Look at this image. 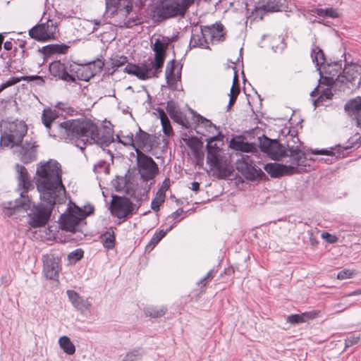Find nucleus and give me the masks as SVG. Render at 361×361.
<instances>
[{
  "mask_svg": "<svg viewBox=\"0 0 361 361\" xmlns=\"http://www.w3.org/2000/svg\"><path fill=\"white\" fill-rule=\"evenodd\" d=\"M117 25L120 27H130L132 26V22L130 20H128L126 22L118 23Z\"/></svg>",
  "mask_w": 361,
  "mask_h": 361,
  "instance_id": "nucleus-63",
  "label": "nucleus"
},
{
  "mask_svg": "<svg viewBox=\"0 0 361 361\" xmlns=\"http://www.w3.org/2000/svg\"><path fill=\"white\" fill-rule=\"evenodd\" d=\"M311 153L313 154H319V155H332L333 152L331 150L327 149H311Z\"/></svg>",
  "mask_w": 361,
  "mask_h": 361,
  "instance_id": "nucleus-58",
  "label": "nucleus"
},
{
  "mask_svg": "<svg viewBox=\"0 0 361 361\" xmlns=\"http://www.w3.org/2000/svg\"><path fill=\"white\" fill-rule=\"evenodd\" d=\"M354 271L350 269H343L338 273L337 278L340 280L350 279L354 276Z\"/></svg>",
  "mask_w": 361,
  "mask_h": 361,
  "instance_id": "nucleus-48",
  "label": "nucleus"
},
{
  "mask_svg": "<svg viewBox=\"0 0 361 361\" xmlns=\"http://www.w3.org/2000/svg\"><path fill=\"white\" fill-rule=\"evenodd\" d=\"M69 47L65 44H53L43 47L42 48V53L47 56L52 54H62L68 51Z\"/></svg>",
  "mask_w": 361,
  "mask_h": 361,
  "instance_id": "nucleus-30",
  "label": "nucleus"
},
{
  "mask_svg": "<svg viewBox=\"0 0 361 361\" xmlns=\"http://www.w3.org/2000/svg\"><path fill=\"white\" fill-rule=\"evenodd\" d=\"M60 258L53 254L43 255V272L46 278L49 279H57L61 269Z\"/></svg>",
  "mask_w": 361,
  "mask_h": 361,
  "instance_id": "nucleus-16",
  "label": "nucleus"
},
{
  "mask_svg": "<svg viewBox=\"0 0 361 361\" xmlns=\"http://www.w3.org/2000/svg\"><path fill=\"white\" fill-rule=\"evenodd\" d=\"M214 276V270L211 269L202 279L197 282V286L206 287Z\"/></svg>",
  "mask_w": 361,
  "mask_h": 361,
  "instance_id": "nucleus-45",
  "label": "nucleus"
},
{
  "mask_svg": "<svg viewBox=\"0 0 361 361\" xmlns=\"http://www.w3.org/2000/svg\"><path fill=\"white\" fill-rule=\"evenodd\" d=\"M135 151H141L150 145V135L142 131L140 128L135 135Z\"/></svg>",
  "mask_w": 361,
  "mask_h": 361,
  "instance_id": "nucleus-29",
  "label": "nucleus"
},
{
  "mask_svg": "<svg viewBox=\"0 0 361 361\" xmlns=\"http://www.w3.org/2000/svg\"><path fill=\"white\" fill-rule=\"evenodd\" d=\"M166 111L173 120L187 127L186 124L185 123V118L183 117L182 113L176 109V108L169 102L167 104Z\"/></svg>",
  "mask_w": 361,
  "mask_h": 361,
  "instance_id": "nucleus-35",
  "label": "nucleus"
},
{
  "mask_svg": "<svg viewBox=\"0 0 361 361\" xmlns=\"http://www.w3.org/2000/svg\"><path fill=\"white\" fill-rule=\"evenodd\" d=\"M166 233V232L162 230L157 231L154 234L149 244L147 245V248L152 249L164 237Z\"/></svg>",
  "mask_w": 361,
  "mask_h": 361,
  "instance_id": "nucleus-43",
  "label": "nucleus"
},
{
  "mask_svg": "<svg viewBox=\"0 0 361 361\" xmlns=\"http://www.w3.org/2000/svg\"><path fill=\"white\" fill-rule=\"evenodd\" d=\"M16 168L18 173V190L20 192V199L16 200L14 202L4 203L5 212L8 216L12 215V210H13L14 213L20 209L27 211L32 206L31 199L26 195L28 190L30 188H33L30 176L25 166L17 164Z\"/></svg>",
  "mask_w": 361,
  "mask_h": 361,
  "instance_id": "nucleus-4",
  "label": "nucleus"
},
{
  "mask_svg": "<svg viewBox=\"0 0 361 361\" xmlns=\"http://www.w3.org/2000/svg\"><path fill=\"white\" fill-rule=\"evenodd\" d=\"M313 12L317 16L319 17H329L331 18H336L340 16L339 11L336 8H334L332 7L326 8H315Z\"/></svg>",
  "mask_w": 361,
  "mask_h": 361,
  "instance_id": "nucleus-36",
  "label": "nucleus"
},
{
  "mask_svg": "<svg viewBox=\"0 0 361 361\" xmlns=\"http://www.w3.org/2000/svg\"><path fill=\"white\" fill-rule=\"evenodd\" d=\"M183 142L188 147L190 148L192 152H196L197 149H200L202 143L195 137H189L185 135L182 138Z\"/></svg>",
  "mask_w": 361,
  "mask_h": 361,
  "instance_id": "nucleus-39",
  "label": "nucleus"
},
{
  "mask_svg": "<svg viewBox=\"0 0 361 361\" xmlns=\"http://www.w3.org/2000/svg\"><path fill=\"white\" fill-rule=\"evenodd\" d=\"M204 35L207 36L208 41L214 42L220 41L224 37V26L222 24H215L212 26H206L203 27Z\"/></svg>",
  "mask_w": 361,
  "mask_h": 361,
  "instance_id": "nucleus-27",
  "label": "nucleus"
},
{
  "mask_svg": "<svg viewBox=\"0 0 361 361\" xmlns=\"http://www.w3.org/2000/svg\"><path fill=\"white\" fill-rule=\"evenodd\" d=\"M183 214V209L182 208L178 209L176 212L172 213L171 216H169V218L172 219L173 220L176 221V222H178L180 221V219H178V217L181 216Z\"/></svg>",
  "mask_w": 361,
  "mask_h": 361,
  "instance_id": "nucleus-56",
  "label": "nucleus"
},
{
  "mask_svg": "<svg viewBox=\"0 0 361 361\" xmlns=\"http://www.w3.org/2000/svg\"><path fill=\"white\" fill-rule=\"evenodd\" d=\"M192 154L195 158L196 164L199 166H202L204 159L203 153L201 152L200 149H197L196 152H192Z\"/></svg>",
  "mask_w": 361,
  "mask_h": 361,
  "instance_id": "nucleus-52",
  "label": "nucleus"
},
{
  "mask_svg": "<svg viewBox=\"0 0 361 361\" xmlns=\"http://www.w3.org/2000/svg\"><path fill=\"white\" fill-rule=\"evenodd\" d=\"M264 169L267 173L274 178L289 176L298 173V171L295 166H288V165H284L278 163L267 164L264 165Z\"/></svg>",
  "mask_w": 361,
  "mask_h": 361,
  "instance_id": "nucleus-20",
  "label": "nucleus"
},
{
  "mask_svg": "<svg viewBox=\"0 0 361 361\" xmlns=\"http://www.w3.org/2000/svg\"><path fill=\"white\" fill-rule=\"evenodd\" d=\"M59 117L55 109H44L42 114V122L51 136L61 140H77V147L83 149L87 145L101 144L98 126L90 119H71L54 123Z\"/></svg>",
  "mask_w": 361,
  "mask_h": 361,
  "instance_id": "nucleus-2",
  "label": "nucleus"
},
{
  "mask_svg": "<svg viewBox=\"0 0 361 361\" xmlns=\"http://www.w3.org/2000/svg\"><path fill=\"white\" fill-rule=\"evenodd\" d=\"M27 131V125L22 121L5 122L1 137V145L11 148L18 146Z\"/></svg>",
  "mask_w": 361,
  "mask_h": 361,
  "instance_id": "nucleus-6",
  "label": "nucleus"
},
{
  "mask_svg": "<svg viewBox=\"0 0 361 361\" xmlns=\"http://www.w3.org/2000/svg\"><path fill=\"white\" fill-rule=\"evenodd\" d=\"M229 146L234 150L243 152H255L257 151L255 144L244 142L240 137L233 138L230 141Z\"/></svg>",
  "mask_w": 361,
  "mask_h": 361,
  "instance_id": "nucleus-28",
  "label": "nucleus"
},
{
  "mask_svg": "<svg viewBox=\"0 0 361 361\" xmlns=\"http://www.w3.org/2000/svg\"><path fill=\"white\" fill-rule=\"evenodd\" d=\"M169 187H170L169 178H165L164 180V181L162 182V185L159 189L166 192L169 190Z\"/></svg>",
  "mask_w": 361,
  "mask_h": 361,
  "instance_id": "nucleus-59",
  "label": "nucleus"
},
{
  "mask_svg": "<svg viewBox=\"0 0 361 361\" xmlns=\"http://www.w3.org/2000/svg\"><path fill=\"white\" fill-rule=\"evenodd\" d=\"M194 119L197 127L204 128L212 135L206 139L207 141V164L209 166L213 176L218 178L228 177L231 173L230 161L228 160L224 150L217 146L214 141L219 140L221 135L216 126L211 121L204 118L200 114H194Z\"/></svg>",
  "mask_w": 361,
  "mask_h": 361,
  "instance_id": "nucleus-3",
  "label": "nucleus"
},
{
  "mask_svg": "<svg viewBox=\"0 0 361 361\" xmlns=\"http://www.w3.org/2000/svg\"><path fill=\"white\" fill-rule=\"evenodd\" d=\"M190 47H200L202 49L209 48V41L204 35L203 28L200 30H194L190 41Z\"/></svg>",
  "mask_w": 361,
  "mask_h": 361,
  "instance_id": "nucleus-26",
  "label": "nucleus"
},
{
  "mask_svg": "<svg viewBox=\"0 0 361 361\" xmlns=\"http://www.w3.org/2000/svg\"><path fill=\"white\" fill-rule=\"evenodd\" d=\"M323 73L325 75L322 78V84L326 86H337L341 83V71L342 64L341 61H336L331 63L323 65Z\"/></svg>",
  "mask_w": 361,
  "mask_h": 361,
  "instance_id": "nucleus-14",
  "label": "nucleus"
},
{
  "mask_svg": "<svg viewBox=\"0 0 361 361\" xmlns=\"http://www.w3.org/2000/svg\"><path fill=\"white\" fill-rule=\"evenodd\" d=\"M328 87L326 88L321 94V97H325L327 99H331L333 96V93L331 92V87L332 86H327Z\"/></svg>",
  "mask_w": 361,
  "mask_h": 361,
  "instance_id": "nucleus-57",
  "label": "nucleus"
},
{
  "mask_svg": "<svg viewBox=\"0 0 361 361\" xmlns=\"http://www.w3.org/2000/svg\"><path fill=\"white\" fill-rule=\"evenodd\" d=\"M57 32L56 23L52 20L47 19L46 22L32 27L29 30V35L39 42H47L54 39Z\"/></svg>",
  "mask_w": 361,
  "mask_h": 361,
  "instance_id": "nucleus-9",
  "label": "nucleus"
},
{
  "mask_svg": "<svg viewBox=\"0 0 361 361\" xmlns=\"http://www.w3.org/2000/svg\"><path fill=\"white\" fill-rule=\"evenodd\" d=\"M61 176V164L55 160L40 161L37 164L35 182L41 202L37 206L33 205L30 221L32 227L44 226L56 202L64 198L66 190Z\"/></svg>",
  "mask_w": 361,
  "mask_h": 361,
  "instance_id": "nucleus-1",
  "label": "nucleus"
},
{
  "mask_svg": "<svg viewBox=\"0 0 361 361\" xmlns=\"http://www.w3.org/2000/svg\"><path fill=\"white\" fill-rule=\"evenodd\" d=\"M166 311V309L162 307H147L145 310L147 316H149L154 318L159 317L163 316Z\"/></svg>",
  "mask_w": 361,
  "mask_h": 361,
  "instance_id": "nucleus-40",
  "label": "nucleus"
},
{
  "mask_svg": "<svg viewBox=\"0 0 361 361\" xmlns=\"http://www.w3.org/2000/svg\"><path fill=\"white\" fill-rule=\"evenodd\" d=\"M20 80L36 81L39 85H43L44 82L42 77L39 75L22 76L20 77Z\"/></svg>",
  "mask_w": 361,
  "mask_h": 361,
  "instance_id": "nucleus-49",
  "label": "nucleus"
},
{
  "mask_svg": "<svg viewBox=\"0 0 361 361\" xmlns=\"http://www.w3.org/2000/svg\"><path fill=\"white\" fill-rule=\"evenodd\" d=\"M136 160L138 173L143 180H151L159 173L157 163L142 151L137 152Z\"/></svg>",
  "mask_w": 361,
  "mask_h": 361,
  "instance_id": "nucleus-8",
  "label": "nucleus"
},
{
  "mask_svg": "<svg viewBox=\"0 0 361 361\" xmlns=\"http://www.w3.org/2000/svg\"><path fill=\"white\" fill-rule=\"evenodd\" d=\"M192 190L198 191L200 188V183L198 182L191 183V185L189 187Z\"/></svg>",
  "mask_w": 361,
  "mask_h": 361,
  "instance_id": "nucleus-64",
  "label": "nucleus"
},
{
  "mask_svg": "<svg viewBox=\"0 0 361 361\" xmlns=\"http://www.w3.org/2000/svg\"><path fill=\"white\" fill-rule=\"evenodd\" d=\"M103 245L107 249H112L114 247L115 236L113 232H107L103 237Z\"/></svg>",
  "mask_w": 361,
  "mask_h": 361,
  "instance_id": "nucleus-42",
  "label": "nucleus"
},
{
  "mask_svg": "<svg viewBox=\"0 0 361 361\" xmlns=\"http://www.w3.org/2000/svg\"><path fill=\"white\" fill-rule=\"evenodd\" d=\"M104 66V63L98 60L87 65H71V71L75 74L78 80L88 81L95 75L100 73Z\"/></svg>",
  "mask_w": 361,
  "mask_h": 361,
  "instance_id": "nucleus-10",
  "label": "nucleus"
},
{
  "mask_svg": "<svg viewBox=\"0 0 361 361\" xmlns=\"http://www.w3.org/2000/svg\"><path fill=\"white\" fill-rule=\"evenodd\" d=\"M133 203L128 198L118 197L111 205L112 214L118 219H125L132 213Z\"/></svg>",
  "mask_w": 361,
  "mask_h": 361,
  "instance_id": "nucleus-18",
  "label": "nucleus"
},
{
  "mask_svg": "<svg viewBox=\"0 0 361 361\" xmlns=\"http://www.w3.org/2000/svg\"><path fill=\"white\" fill-rule=\"evenodd\" d=\"M195 0H163L154 11L158 20L184 17Z\"/></svg>",
  "mask_w": 361,
  "mask_h": 361,
  "instance_id": "nucleus-5",
  "label": "nucleus"
},
{
  "mask_svg": "<svg viewBox=\"0 0 361 361\" xmlns=\"http://www.w3.org/2000/svg\"><path fill=\"white\" fill-rule=\"evenodd\" d=\"M20 77H12L9 80H6L5 82H3L6 88L13 86L19 82H20Z\"/></svg>",
  "mask_w": 361,
  "mask_h": 361,
  "instance_id": "nucleus-54",
  "label": "nucleus"
},
{
  "mask_svg": "<svg viewBox=\"0 0 361 361\" xmlns=\"http://www.w3.org/2000/svg\"><path fill=\"white\" fill-rule=\"evenodd\" d=\"M315 312H305L302 314H291L288 317V322L290 324L302 323L309 319H313L316 317Z\"/></svg>",
  "mask_w": 361,
  "mask_h": 361,
  "instance_id": "nucleus-38",
  "label": "nucleus"
},
{
  "mask_svg": "<svg viewBox=\"0 0 361 361\" xmlns=\"http://www.w3.org/2000/svg\"><path fill=\"white\" fill-rule=\"evenodd\" d=\"M113 68H118L128 62V59L125 56H115L111 59Z\"/></svg>",
  "mask_w": 361,
  "mask_h": 361,
  "instance_id": "nucleus-44",
  "label": "nucleus"
},
{
  "mask_svg": "<svg viewBox=\"0 0 361 361\" xmlns=\"http://www.w3.org/2000/svg\"><path fill=\"white\" fill-rule=\"evenodd\" d=\"M93 212L94 207L90 205L85 207L84 210L75 205L70 207L68 212L62 214L59 219L60 227L66 231L75 232L79 223Z\"/></svg>",
  "mask_w": 361,
  "mask_h": 361,
  "instance_id": "nucleus-7",
  "label": "nucleus"
},
{
  "mask_svg": "<svg viewBox=\"0 0 361 361\" xmlns=\"http://www.w3.org/2000/svg\"><path fill=\"white\" fill-rule=\"evenodd\" d=\"M87 23H91L93 25L92 30V32H94L96 30H97L99 26L104 25V21L102 20H88L87 21Z\"/></svg>",
  "mask_w": 361,
  "mask_h": 361,
  "instance_id": "nucleus-55",
  "label": "nucleus"
},
{
  "mask_svg": "<svg viewBox=\"0 0 361 361\" xmlns=\"http://www.w3.org/2000/svg\"><path fill=\"white\" fill-rule=\"evenodd\" d=\"M261 150L273 160H280L286 156V150L276 140L264 137L260 140Z\"/></svg>",
  "mask_w": 361,
  "mask_h": 361,
  "instance_id": "nucleus-13",
  "label": "nucleus"
},
{
  "mask_svg": "<svg viewBox=\"0 0 361 361\" xmlns=\"http://www.w3.org/2000/svg\"><path fill=\"white\" fill-rule=\"evenodd\" d=\"M133 9L132 0H106V13L114 18H126Z\"/></svg>",
  "mask_w": 361,
  "mask_h": 361,
  "instance_id": "nucleus-11",
  "label": "nucleus"
},
{
  "mask_svg": "<svg viewBox=\"0 0 361 361\" xmlns=\"http://www.w3.org/2000/svg\"><path fill=\"white\" fill-rule=\"evenodd\" d=\"M282 4L277 0H262L258 6V8L264 12H278L282 10Z\"/></svg>",
  "mask_w": 361,
  "mask_h": 361,
  "instance_id": "nucleus-31",
  "label": "nucleus"
},
{
  "mask_svg": "<svg viewBox=\"0 0 361 361\" xmlns=\"http://www.w3.org/2000/svg\"><path fill=\"white\" fill-rule=\"evenodd\" d=\"M55 107L66 112H68V109H70L69 107H68L67 104L63 102H57L55 104Z\"/></svg>",
  "mask_w": 361,
  "mask_h": 361,
  "instance_id": "nucleus-60",
  "label": "nucleus"
},
{
  "mask_svg": "<svg viewBox=\"0 0 361 361\" xmlns=\"http://www.w3.org/2000/svg\"><path fill=\"white\" fill-rule=\"evenodd\" d=\"M360 339V336H350L345 339V348H349L358 343Z\"/></svg>",
  "mask_w": 361,
  "mask_h": 361,
  "instance_id": "nucleus-50",
  "label": "nucleus"
},
{
  "mask_svg": "<svg viewBox=\"0 0 361 361\" xmlns=\"http://www.w3.org/2000/svg\"><path fill=\"white\" fill-rule=\"evenodd\" d=\"M311 57L312 61L316 64V66H323L325 62L324 54L322 49H320L315 44H312L311 51Z\"/></svg>",
  "mask_w": 361,
  "mask_h": 361,
  "instance_id": "nucleus-34",
  "label": "nucleus"
},
{
  "mask_svg": "<svg viewBox=\"0 0 361 361\" xmlns=\"http://www.w3.org/2000/svg\"><path fill=\"white\" fill-rule=\"evenodd\" d=\"M290 164L288 166H295L298 169L299 166H305L307 157L305 153L299 149L298 146H289ZM298 171V169H297Z\"/></svg>",
  "mask_w": 361,
  "mask_h": 361,
  "instance_id": "nucleus-25",
  "label": "nucleus"
},
{
  "mask_svg": "<svg viewBox=\"0 0 361 361\" xmlns=\"http://www.w3.org/2000/svg\"><path fill=\"white\" fill-rule=\"evenodd\" d=\"M124 71L128 74L135 75L141 80H146L155 75L154 68H152L151 64L149 66L146 64L137 66L129 63L126 66Z\"/></svg>",
  "mask_w": 361,
  "mask_h": 361,
  "instance_id": "nucleus-21",
  "label": "nucleus"
},
{
  "mask_svg": "<svg viewBox=\"0 0 361 361\" xmlns=\"http://www.w3.org/2000/svg\"><path fill=\"white\" fill-rule=\"evenodd\" d=\"M84 252L81 249H77L71 252L68 257L71 261L77 262L83 257Z\"/></svg>",
  "mask_w": 361,
  "mask_h": 361,
  "instance_id": "nucleus-47",
  "label": "nucleus"
},
{
  "mask_svg": "<svg viewBox=\"0 0 361 361\" xmlns=\"http://www.w3.org/2000/svg\"><path fill=\"white\" fill-rule=\"evenodd\" d=\"M345 110L356 121L357 126L361 128V97H357L347 102Z\"/></svg>",
  "mask_w": 361,
  "mask_h": 361,
  "instance_id": "nucleus-24",
  "label": "nucleus"
},
{
  "mask_svg": "<svg viewBox=\"0 0 361 361\" xmlns=\"http://www.w3.org/2000/svg\"><path fill=\"white\" fill-rule=\"evenodd\" d=\"M59 344L66 354L73 355L75 353V347L68 336H63L60 337L59 339Z\"/></svg>",
  "mask_w": 361,
  "mask_h": 361,
  "instance_id": "nucleus-37",
  "label": "nucleus"
},
{
  "mask_svg": "<svg viewBox=\"0 0 361 361\" xmlns=\"http://www.w3.org/2000/svg\"><path fill=\"white\" fill-rule=\"evenodd\" d=\"M240 92V87L239 85H232L230 91V94H238Z\"/></svg>",
  "mask_w": 361,
  "mask_h": 361,
  "instance_id": "nucleus-62",
  "label": "nucleus"
},
{
  "mask_svg": "<svg viewBox=\"0 0 361 361\" xmlns=\"http://www.w3.org/2000/svg\"><path fill=\"white\" fill-rule=\"evenodd\" d=\"M321 237L329 243H334L338 241V238L336 235H331L327 232H323L321 234Z\"/></svg>",
  "mask_w": 361,
  "mask_h": 361,
  "instance_id": "nucleus-51",
  "label": "nucleus"
},
{
  "mask_svg": "<svg viewBox=\"0 0 361 361\" xmlns=\"http://www.w3.org/2000/svg\"><path fill=\"white\" fill-rule=\"evenodd\" d=\"M142 356L139 350L128 352L123 358V361H137Z\"/></svg>",
  "mask_w": 361,
  "mask_h": 361,
  "instance_id": "nucleus-46",
  "label": "nucleus"
},
{
  "mask_svg": "<svg viewBox=\"0 0 361 361\" xmlns=\"http://www.w3.org/2000/svg\"><path fill=\"white\" fill-rule=\"evenodd\" d=\"M16 147V153L25 164L30 163L36 159L38 145L32 137L25 139L20 146Z\"/></svg>",
  "mask_w": 361,
  "mask_h": 361,
  "instance_id": "nucleus-15",
  "label": "nucleus"
},
{
  "mask_svg": "<svg viewBox=\"0 0 361 361\" xmlns=\"http://www.w3.org/2000/svg\"><path fill=\"white\" fill-rule=\"evenodd\" d=\"M236 169L247 178L255 179L258 175V170L255 168L252 159L247 155L242 157L236 161Z\"/></svg>",
  "mask_w": 361,
  "mask_h": 361,
  "instance_id": "nucleus-17",
  "label": "nucleus"
},
{
  "mask_svg": "<svg viewBox=\"0 0 361 361\" xmlns=\"http://www.w3.org/2000/svg\"><path fill=\"white\" fill-rule=\"evenodd\" d=\"M161 121L162 130L166 136L170 137L173 135V130L171 126L170 121L164 109L157 108L156 110Z\"/></svg>",
  "mask_w": 361,
  "mask_h": 361,
  "instance_id": "nucleus-32",
  "label": "nucleus"
},
{
  "mask_svg": "<svg viewBox=\"0 0 361 361\" xmlns=\"http://www.w3.org/2000/svg\"><path fill=\"white\" fill-rule=\"evenodd\" d=\"M66 294L69 301L77 310L83 314L90 312L92 304L87 299L83 298L73 290H68Z\"/></svg>",
  "mask_w": 361,
  "mask_h": 361,
  "instance_id": "nucleus-22",
  "label": "nucleus"
},
{
  "mask_svg": "<svg viewBox=\"0 0 361 361\" xmlns=\"http://www.w3.org/2000/svg\"><path fill=\"white\" fill-rule=\"evenodd\" d=\"M173 41L172 38L162 37L156 39L153 45V51L155 52L154 61L151 62L152 68L157 71L162 68L165 59L166 51L169 44Z\"/></svg>",
  "mask_w": 361,
  "mask_h": 361,
  "instance_id": "nucleus-12",
  "label": "nucleus"
},
{
  "mask_svg": "<svg viewBox=\"0 0 361 361\" xmlns=\"http://www.w3.org/2000/svg\"><path fill=\"white\" fill-rule=\"evenodd\" d=\"M118 142L123 144L126 147H130L135 149V140L133 134L130 133L128 135H117Z\"/></svg>",
  "mask_w": 361,
  "mask_h": 361,
  "instance_id": "nucleus-41",
  "label": "nucleus"
},
{
  "mask_svg": "<svg viewBox=\"0 0 361 361\" xmlns=\"http://www.w3.org/2000/svg\"><path fill=\"white\" fill-rule=\"evenodd\" d=\"M175 61H170L166 68V79L169 87L173 90H178V82L180 80V71L175 72Z\"/></svg>",
  "mask_w": 361,
  "mask_h": 361,
  "instance_id": "nucleus-23",
  "label": "nucleus"
},
{
  "mask_svg": "<svg viewBox=\"0 0 361 361\" xmlns=\"http://www.w3.org/2000/svg\"><path fill=\"white\" fill-rule=\"evenodd\" d=\"M155 197L160 198L161 200H165L166 192L164 191L159 189V190L157 191V192L156 194Z\"/></svg>",
  "mask_w": 361,
  "mask_h": 361,
  "instance_id": "nucleus-61",
  "label": "nucleus"
},
{
  "mask_svg": "<svg viewBox=\"0 0 361 361\" xmlns=\"http://www.w3.org/2000/svg\"><path fill=\"white\" fill-rule=\"evenodd\" d=\"M164 200H161L160 198L154 197V199L152 201L151 207L152 209L157 212L159 210V207L162 203H164Z\"/></svg>",
  "mask_w": 361,
  "mask_h": 361,
  "instance_id": "nucleus-53",
  "label": "nucleus"
},
{
  "mask_svg": "<svg viewBox=\"0 0 361 361\" xmlns=\"http://www.w3.org/2000/svg\"><path fill=\"white\" fill-rule=\"evenodd\" d=\"M361 81V66L352 64L343 68L341 83L347 85L351 83L353 86L359 85Z\"/></svg>",
  "mask_w": 361,
  "mask_h": 361,
  "instance_id": "nucleus-19",
  "label": "nucleus"
},
{
  "mask_svg": "<svg viewBox=\"0 0 361 361\" xmlns=\"http://www.w3.org/2000/svg\"><path fill=\"white\" fill-rule=\"evenodd\" d=\"M49 70L54 76H59L63 78H66V77L68 76L72 80H74V76L69 75L65 71L64 65L59 61L52 62L49 66Z\"/></svg>",
  "mask_w": 361,
  "mask_h": 361,
  "instance_id": "nucleus-33",
  "label": "nucleus"
}]
</instances>
